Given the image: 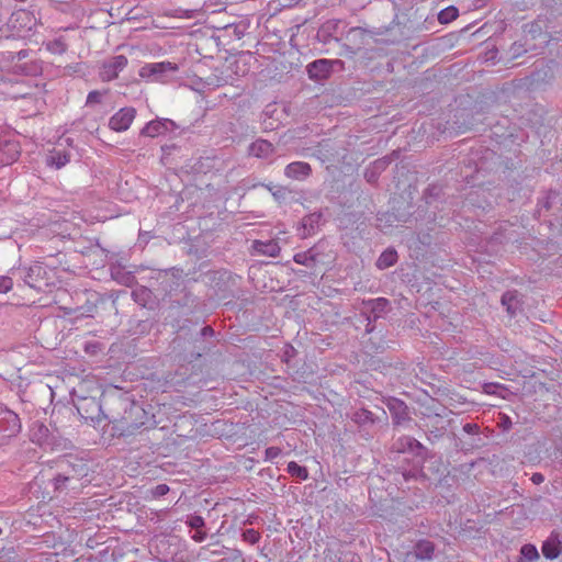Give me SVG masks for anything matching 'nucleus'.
I'll use <instances>...</instances> for the list:
<instances>
[{
  "mask_svg": "<svg viewBox=\"0 0 562 562\" xmlns=\"http://www.w3.org/2000/svg\"><path fill=\"white\" fill-rule=\"evenodd\" d=\"M265 453L267 461H273L281 456L282 450L279 447H269L266 449Z\"/></svg>",
  "mask_w": 562,
  "mask_h": 562,
  "instance_id": "nucleus-30",
  "label": "nucleus"
},
{
  "mask_svg": "<svg viewBox=\"0 0 562 562\" xmlns=\"http://www.w3.org/2000/svg\"><path fill=\"white\" fill-rule=\"evenodd\" d=\"M128 405H130L128 415H138L139 413H144V411L135 403H131ZM125 413H127V411H125Z\"/></svg>",
  "mask_w": 562,
  "mask_h": 562,
  "instance_id": "nucleus-35",
  "label": "nucleus"
},
{
  "mask_svg": "<svg viewBox=\"0 0 562 562\" xmlns=\"http://www.w3.org/2000/svg\"><path fill=\"white\" fill-rule=\"evenodd\" d=\"M18 56H19V58L21 59V58L26 57V56H27V53H26L25 50H21V52H19V53H18Z\"/></svg>",
  "mask_w": 562,
  "mask_h": 562,
  "instance_id": "nucleus-41",
  "label": "nucleus"
},
{
  "mask_svg": "<svg viewBox=\"0 0 562 562\" xmlns=\"http://www.w3.org/2000/svg\"><path fill=\"white\" fill-rule=\"evenodd\" d=\"M70 160V156L64 150H54L47 156V165L54 166L56 169H60L66 166Z\"/></svg>",
  "mask_w": 562,
  "mask_h": 562,
  "instance_id": "nucleus-16",
  "label": "nucleus"
},
{
  "mask_svg": "<svg viewBox=\"0 0 562 562\" xmlns=\"http://www.w3.org/2000/svg\"><path fill=\"white\" fill-rule=\"evenodd\" d=\"M531 481L535 483V484H540L544 481V477L541 473H533L532 476H531Z\"/></svg>",
  "mask_w": 562,
  "mask_h": 562,
  "instance_id": "nucleus-37",
  "label": "nucleus"
},
{
  "mask_svg": "<svg viewBox=\"0 0 562 562\" xmlns=\"http://www.w3.org/2000/svg\"><path fill=\"white\" fill-rule=\"evenodd\" d=\"M314 256L312 254V250L306 252H300L294 256V261L299 265L312 267L314 265Z\"/></svg>",
  "mask_w": 562,
  "mask_h": 562,
  "instance_id": "nucleus-23",
  "label": "nucleus"
},
{
  "mask_svg": "<svg viewBox=\"0 0 562 562\" xmlns=\"http://www.w3.org/2000/svg\"><path fill=\"white\" fill-rule=\"evenodd\" d=\"M387 408L391 412L395 424H402L408 419L407 406L404 402L392 398L387 403Z\"/></svg>",
  "mask_w": 562,
  "mask_h": 562,
  "instance_id": "nucleus-14",
  "label": "nucleus"
},
{
  "mask_svg": "<svg viewBox=\"0 0 562 562\" xmlns=\"http://www.w3.org/2000/svg\"><path fill=\"white\" fill-rule=\"evenodd\" d=\"M376 304H378V306H384L385 304H387V300L386 299H378Z\"/></svg>",
  "mask_w": 562,
  "mask_h": 562,
  "instance_id": "nucleus-40",
  "label": "nucleus"
},
{
  "mask_svg": "<svg viewBox=\"0 0 562 562\" xmlns=\"http://www.w3.org/2000/svg\"><path fill=\"white\" fill-rule=\"evenodd\" d=\"M169 492V486L167 484H158L151 490V495L154 497H161Z\"/></svg>",
  "mask_w": 562,
  "mask_h": 562,
  "instance_id": "nucleus-31",
  "label": "nucleus"
},
{
  "mask_svg": "<svg viewBox=\"0 0 562 562\" xmlns=\"http://www.w3.org/2000/svg\"><path fill=\"white\" fill-rule=\"evenodd\" d=\"M331 61L328 59H317L307 66V72L311 78L322 79L329 75Z\"/></svg>",
  "mask_w": 562,
  "mask_h": 562,
  "instance_id": "nucleus-10",
  "label": "nucleus"
},
{
  "mask_svg": "<svg viewBox=\"0 0 562 562\" xmlns=\"http://www.w3.org/2000/svg\"><path fill=\"white\" fill-rule=\"evenodd\" d=\"M561 541L557 536L549 537L542 544V553L547 559L553 560L559 557L561 552Z\"/></svg>",
  "mask_w": 562,
  "mask_h": 562,
  "instance_id": "nucleus-15",
  "label": "nucleus"
},
{
  "mask_svg": "<svg viewBox=\"0 0 562 562\" xmlns=\"http://www.w3.org/2000/svg\"><path fill=\"white\" fill-rule=\"evenodd\" d=\"M135 114L134 108H123L110 117L109 127L115 132H124L130 128Z\"/></svg>",
  "mask_w": 562,
  "mask_h": 562,
  "instance_id": "nucleus-5",
  "label": "nucleus"
},
{
  "mask_svg": "<svg viewBox=\"0 0 562 562\" xmlns=\"http://www.w3.org/2000/svg\"><path fill=\"white\" fill-rule=\"evenodd\" d=\"M14 278L12 273L11 276H0V293H7L12 289Z\"/></svg>",
  "mask_w": 562,
  "mask_h": 562,
  "instance_id": "nucleus-25",
  "label": "nucleus"
},
{
  "mask_svg": "<svg viewBox=\"0 0 562 562\" xmlns=\"http://www.w3.org/2000/svg\"><path fill=\"white\" fill-rule=\"evenodd\" d=\"M81 473H77L75 469H72V473H65V474H58L54 481H55V488L63 491V490H78L81 487L80 483Z\"/></svg>",
  "mask_w": 562,
  "mask_h": 562,
  "instance_id": "nucleus-8",
  "label": "nucleus"
},
{
  "mask_svg": "<svg viewBox=\"0 0 562 562\" xmlns=\"http://www.w3.org/2000/svg\"><path fill=\"white\" fill-rule=\"evenodd\" d=\"M11 273L37 292H44L55 284V270L44 266L42 262H34L30 267L12 269Z\"/></svg>",
  "mask_w": 562,
  "mask_h": 562,
  "instance_id": "nucleus-1",
  "label": "nucleus"
},
{
  "mask_svg": "<svg viewBox=\"0 0 562 562\" xmlns=\"http://www.w3.org/2000/svg\"><path fill=\"white\" fill-rule=\"evenodd\" d=\"M459 15V11L456 7H448L438 13V21L441 24H448L456 20Z\"/></svg>",
  "mask_w": 562,
  "mask_h": 562,
  "instance_id": "nucleus-20",
  "label": "nucleus"
},
{
  "mask_svg": "<svg viewBox=\"0 0 562 562\" xmlns=\"http://www.w3.org/2000/svg\"><path fill=\"white\" fill-rule=\"evenodd\" d=\"M187 524L192 528V529H202L205 525L204 522V519L201 517V516H191L189 517Z\"/></svg>",
  "mask_w": 562,
  "mask_h": 562,
  "instance_id": "nucleus-28",
  "label": "nucleus"
},
{
  "mask_svg": "<svg viewBox=\"0 0 562 562\" xmlns=\"http://www.w3.org/2000/svg\"><path fill=\"white\" fill-rule=\"evenodd\" d=\"M103 93L98 90L90 91L87 97V105L99 104L102 101Z\"/></svg>",
  "mask_w": 562,
  "mask_h": 562,
  "instance_id": "nucleus-27",
  "label": "nucleus"
},
{
  "mask_svg": "<svg viewBox=\"0 0 562 562\" xmlns=\"http://www.w3.org/2000/svg\"><path fill=\"white\" fill-rule=\"evenodd\" d=\"M123 419H124V422H125V424L127 426V429H130V428H137L138 426L144 424L143 422L132 423V422H130V417L128 416H124Z\"/></svg>",
  "mask_w": 562,
  "mask_h": 562,
  "instance_id": "nucleus-36",
  "label": "nucleus"
},
{
  "mask_svg": "<svg viewBox=\"0 0 562 562\" xmlns=\"http://www.w3.org/2000/svg\"><path fill=\"white\" fill-rule=\"evenodd\" d=\"M353 420L358 424H364L367 422H372V413L367 409H361L356 412L353 415Z\"/></svg>",
  "mask_w": 562,
  "mask_h": 562,
  "instance_id": "nucleus-26",
  "label": "nucleus"
},
{
  "mask_svg": "<svg viewBox=\"0 0 562 562\" xmlns=\"http://www.w3.org/2000/svg\"><path fill=\"white\" fill-rule=\"evenodd\" d=\"M330 25H331V23H330V22L326 23V24L323 26V30L329 29V27H330Z\"/></svg>",
  "mask_w": 562,
  "mask_h": 562,
  "instance_id": "nucleus-42",
  "label": "nucleus"
},
{
  "mask_svg": "<svg viewBox=\"0 0 562 562\" xmlns=\"http://www.w3.org/2000/svg\"><path fill=\"white\" fill-rule=\"evenodd\" d=\"M434 544L428 540L419 541L414 549V555L419 560H429L434 554Z\"/></svg>",
  "mask_w": 562,
  "mask_h": 562,
  "instance_id": "nucleus-18",
  "label": "nucleus"
},
{
  "mask_svg": "<svg viewBox=\"0 0 562 562\" xmlns=\"http://www.w3.org/2000/svg\"><path fill=\"white\" fill-rule=\"evenodd\" d=\"M126 66L127 58L124 55H116L102 65L100 78L102 81L114 80Z\"/></svg>",
  "mask_w": 562,
  "mask_h": 562,
  "instance_id": "nucleus-4",
  "label": "nucleus"
},
{
  "mask_svg": "<svg viewBox=\"0 0 562 562\" xmlns=\"http://www.w3.org/2000/svg\"><path fill=\"white\" fill-rule=\"evenodd\" d=\"M231 67L215 69V72L212 74L207 78V85H212L214 87H223L226 85H232L234 81V77L232 76Z\"/></svg>",
  "mask_w": 562,
  "mask_h": 562,
  "instance_id": "nucleus-11",
  "label": "nucleus"
},
{
  "mask_svg": "<svg viewBox=\"0 0 562 562\" xmlns=\"http://www.w3.org/2000/svg\"><path fill=\"white\" fill-rule=\"evenodd\" d=\"M408 449L411 451H417L423 449L422 443L412 437H403L398 440V450Z\"/></svg>",
  "mask_w": 562,
  "mask_h": 562,
  "instance_id": "nucleus-21",
  "label": "nucleus"
},
{
  "mask_svg": "<svg viewBox=\"0 0 562 562\" xmlns=\"http://www.w3.org/2000/svg\"><path fill=\"white\" fill-rule=\"evenodd\" d=\"M252 249L259 255L269 256V257H277L280 254V246L278 241L276 240H255L252 243Z\"/></svg>",
  "mask_w": 562,
  "mask_h": 562,
  "instance_id": "nucleus-13",
  "label": "nucleus"
},
{
  "mask_svg": "<svg viewBox=\"0 0 562 562\" xmlns=\"http://www.w3.org/2000/svg\"><path fill=\"white\" fill-rule=\"evenodd\" d=\"M520 553L528 561H536L539 558L538 550L533 544H524Z\"/></svg>",
  "mask_w": 562,
  "mask_h": 562,
  "instance_id": "nucleus-24",
  "label": "nucleus"
},
{
  "mask_svg": "<svg viewBox=\"0 0 562 562\" xmlns=\"http://www.w3.org/2000/svg\"><path fill=\"white\" fill-rule=\"evenodd\" d=\"M205 538H206V532L203 531L202 529L195 530V533L192 536V539L196 542H202L205 540Z\"/></svg>",
  "mask_w": 562,
  "mask_h": 562,
  "instance_id": "nucleus-34",
  "label": "nucleus"
},
{
  "mask_svg": "<svg viewBox=\"0 0 562 562\" xmlns=\"http://www.w3.org/2000/svg\"><path fill=\"white\" fill-rule=\"evenodd\" d=\"M397 261V252L394 249L384 250L376 260L379 269H386L395 265Z\"/></svg>",
  "mask_w": 562,
  "mask_h": 562,
  "instance_id": "nucleus-19",
  "label": "nucleus"
},
{
  "mask_svg": "<svg viewBox=\"0 0 562 562\" xmlns=\"http://www.w3.org/2000/svg\"><path fill=\"white\" fill-rule=\"evenodd\" d=\"M40 431L47 432V428H45V427H41V428H40Z\"/></svg>",
  "mask_w": 562,
  "mask_h": 562,
  "instance_id": "nucleus-43",
  "label": "nucleus"
},
{
  "mask_svg": "<svg viewBox=\"0 0 562 562\" xmlns=\"http://www.w3.org/2000/svg\"><path fill=\"white\" fill-rule=\"evenodd\" d=\"M546 23L543 20H536L531 23L524 25V34L526 43L528 41H537L541 40L543 44H547L550 40V36L544 32Z\"/></svg>",
  "mask_w": 562,
  "mask_h": 562,
  "instance_id": "nucleus-7",
  "label": "nucleus"
},
{
  "mask_svg": "<svg viewBox=\"0 0 562 562\" xmlns=\"http://www.w3.org/2000/svg\"><path fill=\"white\" fill-rule=\"evenodd\" d=\"M176 123L169 119L154 120L147 123L140 134L148 137H157L176 128Z\"/></svg>",
  "mask_w": 562,
  "mask_h": 562,
  "instance_id": "nucleus-6",
  "label": "nucleus"
},
{
  "mask_svg": "<svg viewBox=\"0 0 562 562\" xmlns=\"http://www.w3.org/2000/svg\"><path fill=\"white\" fill-rule=\"evenodd\" d=\"M201 331L203 336L213 334V329L210 326L203 327Z\"/></svg>",
  "mask_w": 562,
  "mask_h": 562,
  "instance_id": "nucleus-38",
  "label": "nucleus"
},
{
  "mask_svg": "<svg viewBox=\"0 0 562 562\" xmlns=\"http://www.w3.org/2000/svg\"><path fill=\"white\" fill-rule=\"evenodd\" d=\"M312 168L307 162L294 161L289 164L284 169V175L293 180H304L310 177Z\"/></svg>",
  "mask_w": 562,
  "mask_h": 562,
  "instance_id": "nucleus-9",
  "label": "nucleus"
},
{
  "mask_svg": "<svg viewBox=\"0 0 562 562\" xmlns=\"http://www.w3.org/2000/svg\"><path fill=\"white\" fill-rule=\"evenodd\" d=\"M82 471H87L86 465H81V470H80V472H82Z\"/></svg>",
  "mask_w": 562,
  "mask_h": 562,
  "instance_id": "nucleus-44",
  "label": "nucleus"
},
{
  "mask_svg": "<svg viewBox=\"0 0 562 562\" xmlns=\"http://www.w3.org/2000/svg\"><path fill=\"white\" fill-rule=\"evenodd\" d=\"M502 304L505 306L507 313L509 315H515L518 308V292L517 291H507L502 295Z\"/></svg>",
  "mask_w": 562,
  "mask_h": 562,
  "instance_id": "nucleus-17",
  "label": "nucleus"
},
{
  "mask_svg": "<svg viewBox=\"0 0 562 562\" xmlns=\"http://www.w3.org/2000/svg\"><path fill=\"white\" fill-rule=\"evenodd\" d=\"M531 48L532 47L524 48V45L517 44V43H514L513 46H512V50H513L514 56L519 55L521 52H528Z\"/></svg>",
  "mask_w": 562,
  "mask_h": 562,
  "instance_id": "nucleus-33",
  "label": "nucleus"
},
{
  "mask_svg": "<svg viewBox=\"0 0 562 562\" xmlns=\"http://www.w3.org/2000/svg\"><path fill=\"white\" fill-rule=\"evenodd\" d=\"M178 71V65L171 61L145 64L139 69V77L150 82H167Z\"/></svg>",
  "mask_w": 562,
  "mask_h": 562,
  "instance_id": "nucleus-2",
  "label": "nucleus"
},
{
  "mask_svg": "<svg viewBox=\"0 0 562 562\" xmlns=\"http://www.w3.org/2000/svg\"><path fill=\"white\" fill-rule=\"evenodd\" d=\"M243 538L245 541L254 544V543L258 542L260 536L256 530L247 529L246 531L243 532Z\"/></svg>",
  "mask_w": 562,
  "mask_h": 562,
  "instance_id": "nucleus-29",
  "label": "nucleus"
},
{
  "mask_svg": "<svg viewBox=\"0 0 562 562\" xmlns=\"http://www.w3.org/2000/svg\"><path fill=\"white\" fill-rule=\"evenodd\" d=\"M22 18H29V13L25 12V11H20L16 13V19H22Z\"/></svg>",
  "mask_w": 562,
  "mask_h": 562,
  "instance_id": "nucleus-39",
  "label": "nucleus"
},
{
  "mask_svg": "<svg viewBox=\"0 0 562 562\" xmlns=\"http://www.w3.org/2000/svg\"><path fill=\"white\" fill-rule=\"evenodd\" d=\"M21 430L19 416L8 407L0 404V446L5 445Z\"/></svg>",
  "mask_w": 562,
  "mask_h": 562,
  "instance_id": "nucleus-3",
  "label": "nucleus"
},
{
  "mask_svg": "<svg viewBox=\"0 0 562 562\" xmlns=\"http://www.w3.org/2000/svg\"><path fill=\"white\" fill-rule=\"evenodd\" d=\"M248 151L257 158H268L273 154L274 147L270 142L259 138L250 144Z\"/></svg>",
  "mask_w": 562,
  "mask_h": 562,
  "instance_id": "nucleus-12",
  "label": "nucleus"
},
{
  "mask_svg": "<svg viewBox=\"0 0 562 562\" xmlns=\"http://www.w3.org/2000/svg\"><path fill=\"white\" fill-rule=\"evenodd\" d=\"M463 430L470 435L477 434L479 426L476 424L468 423L463 426Z\"/></svg>",
  "mask_w": 562,
  "mask_h": 562,
  "instance_id": "nucleus-32",
  "label": "nucleus"
},
{
  "mask_svg": "<svg viewBox=\"0 0 562 562\" xmlns=\"http://www.w3.org/2000/svg\"><path fill=\"white\" fill-rule=\"evenodd\" d=\"M286 470L288 473H290L292 476H296L300 480H306L308 477L307 469L301 467L294 461L289 462Z\"/></svg>",
  "mask_w": 562,
  "mask_h": 562,
  "instance_id": "nucleus-22",
  "label": "nucleus"
},
{
  "mask_svg": "<svg viewBox=\"0 0 562 562\" xmlns=\"http://www.w3.org/2000/svg\"><path fill=\"white\" fill-rule=\"evenodd\" d=\"M2 535V529L0 528V536Z\"/></svg>",
  "mask_w": 562,
  "mask_h": 562,
  "instance_id": "nucleus-45",
  "label": "nucleus"
}]
</instances>
